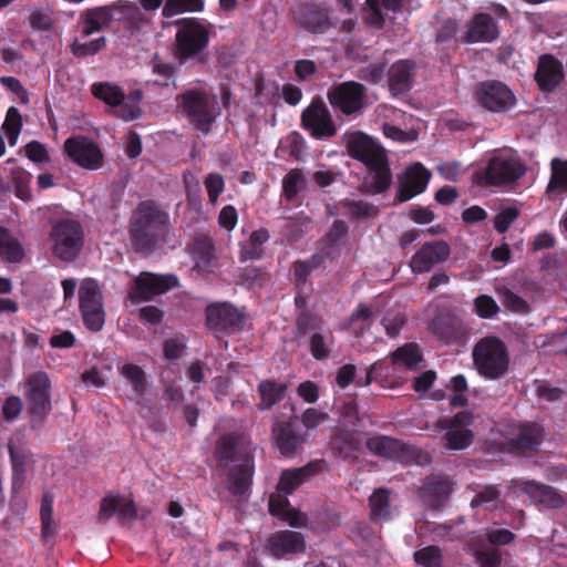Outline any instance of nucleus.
Returning a JSON list of instances; mask_svg holds the SVG:
<instances>
[{
    "label": "nucleus",
    "instance_id": "f257e3e1",
    "mask_svg": "<svg viewBox=\"0 0 567 567\" xmlns=\"http://www.w3.org/2000/svg\"><path fill=\"white\" fill-rule=\"evenodd\" d=\"M252 451L251 441L244 433L226 434L216 443L215 456L218 467L225 468L230 463L238 462L227 477V488L235 496H244L250 488L254 475Z\"/></svg>",
    "mask_w": 567,
    "mask_h": 567
},
{
    "label": "nucleus",
    "instance_id": "f03ea898",
    "mask_svg": "<svg viewBox=\"0 0 567 567\" xmlns=\"http://www.w3.org/2000/svg\"><path fill=\"white\" fill-rule=\"evenodd\" d=\"M349 154L362 162L369 169L362 189L370 194H380L386 190L392 182V175L384 150L368 135L357 132L352 134L347 144Z\"/></svg>",
    "mask_w": 567,
    "mask_h": 567
},
{
    "label": "nucleus",
    "instance_id": "7ed1b4c3",
    "mask_svg": "<svg viewBox=\"0 0 567 567\" xmlns=\"http://www.w3.org/2000/svg\"><path fill=\"white\" fill-rule=\"evenodd\" d=\"M112 21H122L132 33H147L151 22L142 10L132 3L115 2L84 11L81 16L83 35H91L107 28Z\"/></svg>",
    "mask_w": 567,
    "mask_h": 567
},
{
    "label": "nucleus",
    "instance_id": "20e7f679",
    "mask_svg": "<svg viewBox=\"0 0 567 567\" xmlns=\"http://www.w3.org/2000/svg\"><path fill=\"white\" fill-rule=\"evenodd\" d=\"M168 215L153 200L138 204L134 210L130 235L136 251L151 252L166 236Z\"/></svg>",
    "mask_w": 567,
    "mask_h": 567
},
{
    "label": "nucleus",
    "instance_id": "39448f33",
    "mask_svg": "<svg viewBox=\"0 0 567 567\" xmlns=\"http://www.w3.org/2000/svg\"><path fill=\"white\" fill-rule=\"evenodd\" d=\"M477 373L486 380L503 379L509 371L511 354L503 340L487 336L476 342L472 351Z\"/></svg>",
    "mask_w": 567,
    "mask_h": 567
},
{
    "label": "nucleus",
    "instance_id": "423d86ee",
    "mask_svg": "<svg viewBox=\"0 0 567 567\" xmlns=\"http://www.w3.org/2000/svg\"><path fill=\"white\" fill-rule=\"evenodd\" d=\"M52 255L62 261H73L84 245V231L78 220L62 218L51 225L49 234Z\"/></svg>",
    "mask_w": 567,
    "mask_h": 567
},
{
    "label": "nucleus",
    "instance_id": "0eeeda50",
    "mask_svg": "<svg viewBox=\"0 0 567 567\" xmlns=\"http://www.w3.org/2000/svg\"><path fill=\"white\" fill-rule=\"evenodd\" d=\"M177 102L189 122L200 132L207 134L218 115L215 96L204 90L193 89L177 96Z\"/></svg>",
    "mask_w": 567,
    "mask_h": 567
},
{
    "label": "nucleus",
    "instance_id": "6e6552de",
    "mask_svg": "<svg viewBox=\"0 0 567 567\" xmlns=\"http://www.w3.org/2000/svg\"><path fill=\"white\" fill-rule=\"evenodd\" d=\"M330 13V7L320 0H298L293 8L297 24L313 34H323L337 27Z\"/></svg>",
    "mask_w": 567,
    "mask_h": 567
},
{
    "label": "nucleus",
    "instance_id": "1a4fd4ad",
    "mask_svg": "<svg viewBox=\"0 0 567 567\" xmlns=\"http://www.w3.org/2000/svg\"><path fill=\"white\" fill-rule=\"evenodd\" d=\"M204 9L203 0H166L162 10L163 28L175 27V35H208V31L195 18H182L169 20L171 18L186 11H202Z\"/></svg>",
    "mask_w": 567,
    "mask_h": 567
},
{
    "label": "nucleus",
    "instance_id": "9d476101",
    "mask_svg": "<svg viewBox=\"0 0 567 567\" xmlns=\"http://www.w3.org/2000/svg\"><path fill=\"white\" fill-rule=\"evenodd\" d=\"M327 97L332 107L347 116L360 115L368 105L367 87L355 81L332 85Z\"/></svg>",
    "mask_w": 567,
    "mask_h": 567
},
{
    "label": "nucleus",
    "instance_id": "9b49d317",
    "mask_svg": "<svg viewBox=\"0 0 567 567\" xmlns=\"http://www.w3.org/2000/svg\"><path fill=\"white\" fill-rule=\"evenodd\" d=\"M79 309L84 326L94 332L102 330L105 323L103 295L93 279H84L79 288Z\"/></svg>",
    "mask_w": 567,
    "mask_h": 567
},
{
    "label": "nucleus",
    "instance_id": "f8f14e48",
    "mask_svg": "<svg viewBox=\"0 0 567 567\" xmlns=\"http://www.w3.org/2000/svg\"><path fill=\"white\" fill-rule=\"evenodd\" d=\"M474 415L470 411H461L452 417H441L435 423V430L444 431L443 446L447 450L460 451L468 447L473 442V432L468 426L473 423Z\"/></svg>",
    "mask_w": 567,
    "mask_h": 567
},
{
    "label": "nucleus",
    "instance_id": "ddd939ff",
    "mask_svg": "<svg viewBox=\"0 0 567 567\" xmlns=\"http://www.w3.org/2000/svg\"><path fill=\"white\" fill-rule=\"evenodd\" d=\"M177 286L178 279L173 275H157L144 271L134 277L128 290V299L133 303L138 305L150 301L154 297L163 295Z\"/></svg>",
    "mask_w": 567,
    "mask_h": 567
},
{
    "label": "nucleus",
    "instance_id": "4468645a",
    "mask_svg": "<svg viewBox=\"0 0 567 567\" xmlns=\"http://www.w3.org/2000/svg\"><path fill=\"white\" fill-rule=\"evenodd\" d=\"M301 126L317 140H328L337 134L331 112L321 97L312 99L302 111Z\"/></svg>",
    "mask_w": 567,
    "mask_h": 567
},
{
    "label": "nucleus",
    "instance_id": "2eb2a0df",
    "mask_svg": "<svg viewBox=\"0 0 567 567\" xmlns=\"http://www.w3.org/2000/svg\"><path fill=\"white\" fill-rule=\"evenodd\" d=\"M475 99L487 111L501 113L516 104L514 93L505 84L497 81L482 82L476 86Z\"/></svg>",
    "mask_w": 567,
    "mask_h": 567
},
{
    "label": "nucleus",
    "instance_id": "dca6fc26",
    "mask_svg": "<svg viewBox=\"0 0 567 567\" xmlns=\"http://www.w3.org/2000/svg\"><path fill=\"white\" fill-rule=\"evenodd\" d=\"M25 400L29 413L42 420L51 410L50 379L43 371L32 373L27 381Z\"/></svg>",
    "mask_w": 567,
    "mask_h": 567
},
{
    "label": "nucleus",
    "instance_id": "f3484780",
    "mask_svg": "<svg viewBox=\"0 0 567 567\" xmlns=\"http://www.w3.org/2000/svg\"><path fill=\"white\" fill-rule=\"evenodd\" d=\"M525 173L520 161L511 155H495L483 174L485 184L498 186L518 179Z\"/></svg>",
    "mask_w": 567,
    "mask_h": 567
},
{
    "label": "nucleus",
    "instance_id": "a211bd4d",
    "mask_svg": "<svg viewBox=\"0 0 567 567\" xmlns=\"http://www.w3.org/2000/svg\"><path fill=\"white\" fill-rule=\"evenodd\" d=\"M454 486L455 483L450 476L432 474L423 480L417 496L425 507L439 509L447 502Z\"/></svg>",
    "mask_w": 567,
    "mask_h": 567
},
{
    "label": "nucleus",
    "instance_id": "6ab92c4d",
    "mask_svg": "<svg viewBox=\"0 0 567 567\" xmlns=\"http://www.w3.org/2000/svg\"><path fill=\"white\" fill-rule=\"evenodd\" d=\"M64 151L79 166L96 171L103 165V154L99 145L85 136L70 137L64 142Z\"/></svg>",
    "mask_w": 567,
    "mask_h": 567
},
{
    "label": "nucleus",
    "instance_id": "aec40b11",
    "mask_svg": "<svg viewBox=\"0 0 567 567\" xmlns=\"http://www.w3.org/2000/svg\"><path fill=\"white\" fill-rule=\"evenodd\" d=\"M244 315L227 302L214 303L206 308V323L215 331L234 333L243 329Z\"/></svg>",
    "mask_w": 567,
    "mask_h": 567
},
{
    "label": "nucleus",
    "instance_id": "412c9836",
    "mask_svg": "<svg viewBox=\"0 0 567 567\" xmlns=\"http://www.w3.org/2000/svg\"><path fill=\"white\" fill-rule=\"evenodd\" d=\"M451 254L446 241L435 240L422 245L410 260L411 270L414 274L430 271L435 265L445 261Z\"/></svg>",
    "mask_w": 567,
    "mask_h": 567
},
{
    "label": "nucleus",
    "instance_id": "4be33fe9",
    "mask_svg": "<svg viewBox=\"0 0 567 567\" xmlns=\"http://www.w3.org/2000/svg\"><path fill=\"white\" fill-rule=\"evenodd\" d=\"M113 515L120 524L125 525L137 516L134 502L126 496H106L101 501L97 522L106 523Z\"/></svg>",
    "mask_w": 567,
    "mask_h": 567
},
{
    "label": "nucleus",
    "instance_id": "5701e85b",
    "mask_svg": "<svg viewBox=\"0 0 567 567\" xmlns=\"http://www.w3.org/2000/svg\"><path fill=\"white\" fill-rule=\"evenodd\" d=\"M430 172L420 163L408 167L399 179L398 199L403 203L421 194L430 179Z\"/></svg>",
    "mask_w": 567,
    "mask_h": 567
},
{
    "label": "nucleus",
    "instance_id": "b1692460",
    "mask_svg": "<svg viewBox=\"0 0 567 567\" xmlns=\"http://www.w3.org/2000/svg\"><path fill=\"white\" fill-rule=\"evenodd\" d=\"M267 548L276 558L301 554L306 550V540L301 533L289 529L271 534L267 540Z\"/></svg>",
    "mask_w": 567,
    "mask_h": 567
},
{
    "label": "nucleus",
    "instance_id": "393cba45",
    "mask_svg": "<svg viewBox=\"0 0 567 567\" xmlns=\"http://www.w3.org/2000/svg\"><path fill=\"white\" fill-rule=\"evenodd\" d=\"M272 437L284 456L296 455L306 442L305 435L299 433L289 422L277 423L272 429Z\"/></svg>",
    "mask_w": 567,
    "mask_h": 567
},
{
    "label": "nucleus",
    "instance_id": "a878e982",
    "mask_svg": "<svg viewBox=\"0 0 567 567\" xmlns=\"http://www.w3.org/2000/svg\"><path fill=\"white\" fill-rule=\"evenodd\" d=\"M415 69L412 60H399L390 66L388 82L392 95H403L411 90Z\"/></svg>",
    "mask_w": 567,
    "mask_h": 567
},
{
    "label": "nucleus",
    "instance_id": "bb28decb",
    "mask_svg": "<svg viewBox=\"0 0 567 567\" xmlns=\"http://www.w3.org/2000/svg\"><path fill=\"white\" fill-rule=\"evenodd\" d=\"M564 79V70L560 61L553 55L545 54L539 58L535 81L542 91H551Z\"/></svg>",
    "mask_w": 567,
    "mask_h": 567
},
{
    "label": "nucleus",
    "instance_id": "cd10ccee",
    "mask_svg": "<svg viewBox=\"0 0 567 567\" xmlns=\"http://www.w3.org/2000/svg\"><path fill=\"white\" fill-rule=\"evenodd\" d=\"M320 467L321 465L319 462H310L302 467L282 471L277 484V492L284 493L285 495L291 494L301 484L317 474Z\"/></svg>",
    "mask_w": 567,
    "mask_h": 567
},
{
    "label": "nucleus",
    "instance_id": "c85d7f7f",
    "mask_svg": "<svg viewBox=\"0 0 567 567\" xmlns=\"http://www.w3.org/2000/svg\"><path fill=\"white\" fill-rule=\"evenodd\" d=\"M360 436L352 431L339 430L330 440V449L333 455L342 460H355L361 451Z\"/></svg>",
    "mask_w": 567,
    "mask_h": 567
},
{
    "label": "nucleus",
    "instance_id": "c756f323",
    "mask_svg": "<svg viewBox=\"0 0 567 567\" xmlns=\"http://www.w3.org/2000/svg\"><path fill=\"white\" fill-rule=\"evenodd\" d=\"M192 254L195 268L203 274L213 272L217 268V257L213 240L207 236H198L194 239Z\"/></svg>",
    "mask_w": 567,
    "mask_h": 567
},
{
    "label": "nucleus",
    "instance_id": "7c9ffc66",
    "mask_svg": "<svg viewBox=\"0 0 567 567\" xmlns=\"http://www.w3.org/2000/svg\"><path fill=\"white\" fill-rule=\"evenodd\" d=\"M269 512L271 515L278 516L286 520L292 527H303L308 522V518L305 514L290 507L287 495L280 492L270 495Z\"/></svg>",
    "mask_w": 567,
    "mask_h": 567
},
{
    "label": "nucleus",
    "instance_id": "2f4dec72",
    "mask_svg": "<svg viewBox=\"0 0 567 567\" xmlns=\"http://www.w3.org/2000/svg\"><path fill=\"white\" fill-rule=\"evenodd\" d=\"M404 1L405 0H365L364 21L375 29H382L385 22V14L382 9L386 12L398 13L401 11Z\"/></svg>",
    "mask_w": 567,
    "mask_h": 567
},
{
    "label": "nucleus",
    "instance_id": "473e14b6",
    "mask_svg": "<svg viewBox=\"0 0 567 567\" xmlns=\"http://www.w3.org/2000/svg\"><path fill=\"white\" fill-rule=\"evenodd\" d=\"M14 158L6 161L4 171H9L10 186L13 188L14 195L23 200L29 202L32 199L30 183L32 175L20 166H16Z\"/></svg>",
    "mask_w": 567,
    "mask_h": 567
},
{
    "label": "nucleus",
    "instance_id": "72a5a7b5",
    "mask_svg": "<svg viewBox=\"0 0 567 567\" xmlns=\"http://www.w3.org/2000/svg\"><path fill=\"white\" fill-rule=\"evenodd\" d=\"M391 491L380 487L369 497L370 518L375 523L388 522L392 518Z\"/></svg>",
    "mask_w": 567,
    "mask_h": 567
},
{
    "label": "nucleus",
    "instance_id": "f704fd0d",
    "mask_svg": "<svg viewBox=\"0 0 567 567\" xmlns=\"http://www.w3.org/2000/svg\"><path fill=\"white\" fill-rule=\"evenodd\" d=\"M529 484L532 486V498L545 507L559 508L567 503V495L560 494L556 488L535 482H530Z\"/></svg>",
    "mask_w": 567,
    "mask_h": 567
},
{
    "label": "nucleus",
    "instance_id": "c9c22d12",
    "mask_svg": "<svg viewBox=\"0 0 567 567\" xmlns=\"http://www.w3.org/2000/svg\"><path fill=\"white\" fill-rule=\"evenodd\" d=\"M257 391L260 396L259 409L269 410L284 399L287 385L274 380H264L258 384Z\"/></svg>",
    "mask_w": 567,
    "mask_h": 567
},
{
    "label": "nucleus",
    "instance_id": "e433bc0d",
    "mask_svg": "<svg viewBox=\"0 0 567 567\" xmlns=\"http://www.w3.org/2000/svg\"><path fill=\"white\" fill-rule=\"evenodd\" d=\"M334 343L336 340L331 332L316 331L310 336L309 350L316 360H328L333 352Z\"/></svg>",
    "mask_w": 567,
    "mask_h": 567
},
{
    "label": "nucleus",
    "instance_id": "4c0bfd02",
    "mask_svg": "<svg viewBox=\"0 0 567 567\" xmlns=\"http://www.w3.org/2000/svg\"><path fill=\"white\" fill-rule=\"evenodd\" d=\"M430 329L440 339L449 341L460 336L461 322L449 315L437 316L431 321Z\"/></svg>",
    "mask_w": 567,
    "mask_h": 567
},
{
    "label": "nucleus",
    "instance_id": "58836bf2",
    "mask_svg": "<svg viewBox=\"0 0 567 567\" xmlns=\"http://www.w3.org/2000/svg\"><path fill=\"white\" fill-rule=\"evenodd\" d=\"M208 38H176L175 55L181 61L197 55L207 47Z\"/></svg>",
    "mask_w": 567,
    "mask_h": 567
},
{
    "label": "nucleus",
    "instance_id": "ea45409f",
    "mask_svg": "<svg viewBox=\"0 0 567 567\" xmlns=\"http://www.w3.org/2000/svg\"><path fill=\"white\" fill-rule=\"evenodd\" d=\"M53 496L52 494L45 492L42 495L41 507H40V518H41V533L44 542H48L52 538L56 533V526L53 522Z\"/></svg>",
    "mask_w": 567,
    "mask_h": 567
},
{
    "label": "nucleus",
    "instance_id": "a19ab883",
    "mask_svg": "<svg viewBox=\"0 0 567 567\" xmlns=\"http://www.w3.org/2000/svg\"><path fill=\"white\" fill-rule=\"evenodd\" d=\"M120 373L138 396L145 394L147 388L146 373L140 365L126 363L121 367Z\"/></svg>",
    "mask_w": 567,
    "mask_h": 567
},
{
    "label": "nucleus",
    "instance_id": "79ce46f5",
    "mask_svg": "<svg viewBox=\"0 0 567 567\" xmlns=\"http://www.w3.org/2000/svg\"><path fill=\"white\" fill-rule=\"evenodd\" d=\"M390 357L393 364H401L408 369H414L422 360V354L415 343L399 347Z\"/></svg>",
    "mask_w": 567,
    "mask_h": 567
},
{
    "label": "nucleus",
    "instance_id": "37998d69",
    "mask_svg": "<svg viewBox=\"0 0 567 567\" xmlns=\"http://www.w3.org/2000/svg\"><path fill=\"white\" fill-rule=\"evenodd\" d=\"M0 257L9 262H19L23 257L19 241L4 228H0Z\"/></svg>",
    "mask_w": 567,
    "mask_h": 567
},
{
    "label": "nucleus",
    "instance_id": "c03bdc74",
    "mask_svg": "<svg viewBox=\"0 0 567 567\" xmlns=\"http://www.w3.org/2000/svg\"><path fill=\"white\" fill-rule=\"evenodd\" d=\"M501 492L496 486L487 485L480 488L471 501L472 508L482 507L487 511H494L498 507Z\"/></svg>",
    "mask_w": 567,
    "mask_h": 567
},
{
    "label": "nucleus",
    "instance_id": "a18cd8bd",
    "mask_svg": "<svg viewBox=\"0 0 567 567\" xmlns=\"http://www.w3.org/2000/svg\"><path fill=\"white\" fill-rule=\"evenodd\" d=\"M499 31L489 13L481 12L474 16L465 35H498Z\"/></svg>",
    "mask_w": 567,
    "mask_h": 567
},
{
    "label": "nucleus",
    "instance_id": "49530a36",
    "mask_svg": "<svg viewBox=\"0 0 567 567\" xmlns=\"http://www.w3.org/2000/svg\"><path fill=\"white\" fill-rule=\"evenodd\" d=\"M340 205L343 214L352 218H372L378 214V208L375 206L363 200L346 199L341 202Z\"/></svg>",
    "mask_w": 567,
    "mask_h": 567
},
{
    "label": "nucleus",
    "instance_id": "de8ad7c7",
    "mask_svg": "<svg viewBox=\"0 0 567 567\" xmlns=\"http://www.w3.org/2000/svg\"><path fill=\"white\" fill-rule=\"evenodd\" d=\"M92 94L111 106L122 104L124 93L118 86L110 83H95L91 87Z\"/></svg>",
    "mask_w": 567,
    "mask_h": 567
},
{
    "label": "nucleus",
    "instance_id": "09e8293b",
    "mask_svg": "<svg viewBox=\"0 0 567 567\" xmlns=\"http://www.w3.org/2000/svg\"><path fill=\"white\" fill-rule=\"evenodd\" d=\"M105 38H96L89 40V38H74L70 44L71 52L76 58H86L96 54L105 45Z\"/></svg>",
    "mask_w": 567,
    "mask_h": 567
},
{
    "label": "nucleus",
    "instance_id": "8fccbe9b",
    "mask_svg": "<svg viewBox=\"0 0 567 567\" xmlns=\"http://www.w3.org/2000/svg\"><path fill=\"white\" fill-rule=\"evenodd\" d=\"M405 323L406 316L400 308L389 309L381 319V324L383 326L386 336L390 338L398 337Z\"/></svg>",
    "mask_w": 567,
    "mask_h": 567
},
{
    "label": "nucleus",
    "instance_id": "3c124183",
    "mask_svg": "<svg viewBox=\"0 0 567 567\" xmlns=\"http://www.w3.org/2000/svg\"><path fill=\"white\" fill-rule=\"evenodd\" d=\"M551 177L547 190L567 192V161L553 158L550 162Z\"/></svg>",
    "mask_w": 567,
    "mask_h": 567
},
{
    "label": "nucleus",
    "instance_id": "603ef678",
    "mask_svg": "<svg viewBox=\"0 0 567 567\" xmlns=\"http://www.w3.org/2000/svg\"><path fill=\"white\" fill-rule=\"evenodd\" d=\"M399 442L388 436H373L367 441L368 450L379 456L391 457L396 449Z\"/></svg>",
    "mask_w": 567,
    "mask_h": 567
},
{
    "label": "nucleus",
    "instance_id": "864d4df0",
    "mask_svg": "<svg viewBox=\"0 0 567 567\" xmlns=\"http://www.w3.org/2000/svg\"><path fill=\"white\" fill-rule=\"evenodd\" d=\"M21 127H22V118H21V114H20L19 110L14 106L9 107L7 115H6V120L2 124V130L7 134L9 144L11 146L16 145V143L18 141V136L21 132Z\"/></svg>",
    "mask_w": 567,
    "mask_h": 567
},
{
    "label": "nucleus",
    "instance_id": "5fc2aeb1",
    "mask_svg": "<svg viewBox=\"0 0 567 567\" xmlns=\"http://www.w3.org/2000/svg\"><path fill=\"white\" fill-rule=\"evenodd\" d=\"M542 442V429L537 425L524 426L516 437V445L523 451L534 450Z\"/></svg>",
    "mask_w": 567,
    "mask_h": 567
},
{
    "label": "nucleus",
    "instance_id": "6e6d98bb",
    "mask_svg": "<svg viewBox=\"0 0 567 567\" xmlns=\"http://www.w3.org/2000/svg\"><path fill=\"white\" fill-rule=\"evenodd\" d=\"M414 560L423 567H443V557L437 546H427L414 553Z\"/></svg>",
    "mask_w": 567,
    "mask_h": 567
},
{
    "label": "nucleus",
    "instance_id": "4d7b16f0",
    "mask_svg": "<svg viewBox=\"0 0 567 567\" xmlns=\"http://www.w3.org/2000/svg\"><path fill=\"white\" fill-rule=\"evenodd\" d=\"M305 186V178L300 169H291L282 179L284 195L292 200Z\"/></svg>",
    "mask_w": 567,
    "mask_h": 567
},
{
    "label": "nucleus",
    "instance_id": "13d9d810",
    "mask_svg": "<svg viewBox=\"0 0 567 567\" xmlns=\"http://www.w3.org/2000/svg\"><path fill=\"white\" fill-rule=\"evenodd\" d=\"M498 296L502 305L514 312H527L528 303L518 295L507 288L498 290Z\"/></svg>",
    "mask_w": 567,
    "mask_h": 567
},
{
    "label": "nucleus",
    "instance_id": "bf43d9fd",
    "mask_svg": "<svg viewBox=\"0 0 567 567\" xmlns=\"http://www.w3.org/2000/svg\"><path fill=\"white\" fill-rule=\"evenodd\" d=\"M204 185L207 190L208 200L212 204H216L225 188L224 177L218 173H210L205 177Z\"/></svg>",
    "mask_w": 567,
    "mask_h": 567
},
{
    "label": "nucleus",
    "instance_id": "052dcab7",
    "mask_svg": "<svg viewBox=\"0 0 567 567\" xmlns=\"http://www.w3.org/2000/svg\"><path fill=\"white\" fill-rule=\"evenodd\" d=\"M373 311L365 305L360 303L358 308L351 313L350 320L352 323L361 322V326L355 331L357 336H362L372 323Z\"/></svg>",
    "mask_w": 567,
    "mask_h": 567
},
{
    "label": "nucleus",
    "instance_id": "680f3d73",
    "mask_svg": "<svg viewBox=\"0 0 567 567\" xmlns=\"http://www.w3.org/2000/svg\"><path fill=\"white\" fill-rule=\"evenodd\" d=\"M475 311L481 318H492L497 315L499 308L496 301L487 296L481 295L474 300Z\"/></svg>",
    "mask_w": 567,
    "mask_h": 567
},
{
    "label": "nucleus",
    "instance_id": "e2e57ef3",
    "mask_svg": "<svg viewBox=\"0 0 567 567\" xmlns=\"http://www.w3.org/2000/svg\"><path fill=\"white\" fill-rule=\"evenodd\" d=\"M321 320L310 312H301L296 320V327L302 334L319 331L321 329Z\"/></svg>",
    "mask_w": 567,
    "mask_h": 567
},
{
    "label": "nucleus",
    "instance_id": "0e129e2a",
    "mask_svg": "<svg viewBox=\"0 0 567 567\" xmlns=\"http://www.w3.org/2000/svg\"><path fill=\"white\" fill-rule=\"evenodd\" d=\"M519 212L517 208L508 207L499 212L494 217V227L499 234L508 230L511 225L517 219Z\"/></svg>",
    "mask_w": 567,
    "mask_h": 567
},
{
    "label": "nucleus",
    "instance_id": "69168bd1",
    "mask_svg": "<svg viewBox=\"0 0 567 567\" xmlns=\"http://www.w3.org/2000/svg\"><path fill=\"white\" fill-rule=\"evenodd\" d=\"M9 453L13 466L12 488L14 492H17L19 488L22 487L24 481L23 456L18 454L12 446H9Z\"/></svg>",
    "mask_w": 567,
    "mask_h": 567
},
{
    "label": "nucleus",
    "instance_id": "338daca9",
    "mask_svg": "<svg viewBox=\"0 0 567 567\" xmlns=\"http://www.w3.org/2000/svg\"><path fill=\"white\" fill-rule=\"evenodd\" d=\"M385 65L384 63H372L364 68H361L358 72V76L372 84L379 83L384 74Z\"/></svg>",
    "mask_w": 567,
    "mask_h": 567
},
{
    "label": "nucleus",
    "instance_id": "774afa93",
    "mask_svg": "<svg viewBox=\"0 0 567 567\" xmlns=\"http://www.w3.org/2000/svg\"><path fill=\"white\" fill-rule=\"evenodd\" d=\"M25 155L37 164L50 162V156L45 146L38 141H32L25 145Z\"/></svg>",
    "mask_w": 567,
    "mask_h": 567
}]
</instances>
